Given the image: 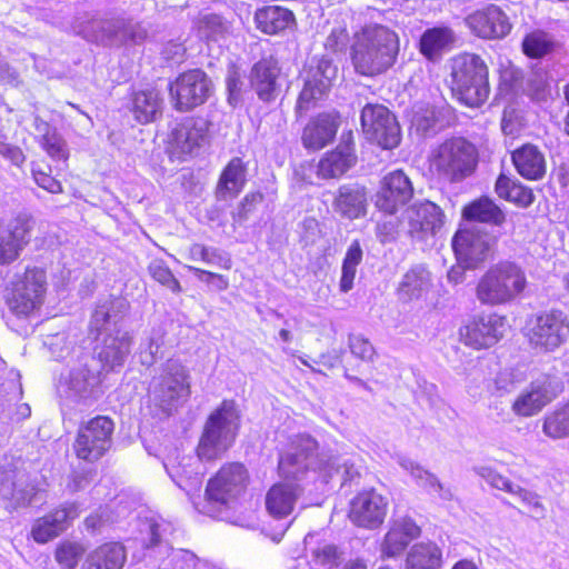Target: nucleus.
Here are the masks:
<instances>
[{
	"mask_svg": "<svg viewBox=\"0 0 569 569\" xmlns=\"http://www.w3.org/2000/svg\"><path fill=\"white\" fill-rule=\"evenodd\" d=\"M280 74L281 68L273 56L262 57L252 66L250 84L261 101L271 102L276 99Z\"/></svg>",
	"mask_w": 569,
	"mask_h": 569,
	"instance_id": "nucleus-22",
	"label": "nucleus"
},
{
	"mask_svg": "<svg viewBox=\"0 0 569 569\" xmlns=\"http://www.w3.org/2000/svg\"><path fill=\"white\" fill-rule=\"evenodd\" d=\"M327 94L328 92L318 86H313V83H311L309 80H306L297 98L295 107L297 116L301 117L302 114L307 113L309 110L315 108L317 102Z\"/></svg>",
	"mask_w": 569,
	"mask_h": 569,
	"instance_id": "nucleus-47",
	"label": "nucleus"
},
{
	"mask_svg": "<svg viewBox=\"0 0 569 569\" xmlns=\"http://www.w3.org/2000/svg\"><path fill=\"white\" fill-rule=\"evenodd\" d=\"M542 430L552 439L569 437V399L543 417Z\"/></svg>",
	"mask_w": 569,
	"mask_h": 569,
	"instance_id": "nucleus-40",
	"label": "nucleus"
},
{
	"mask_svg": "<svg viewBox=\"0 0 569 569\" xmlns=\"http://www.w3.org/2000/svg\"><path fill=\"white\" fill-rule=\"evenodd\" d=\"M313 558L318 565L332 566L338 561L339 552L336 546L326 545L313 551Z\"/></svg>",
	"mask_w": 569,
	"mask_h": 569,
	"instance_id": "nucleus-54",
	"label": "nucleus"
},
{
	"mask_svg": "<svg viewBox=\"0 0 569 569\" xmlns=\"http://www.w3.org/2000/svg\"><path fill=\"white\" fill-rule=\"evenodd\" d=\"M148 271L154 281L168 288L171 292L180 293L182 291L179 280L174 277L173 272L164 261L156 260L151 262L148 266Z\"/></svg>",
	"mask_w": 569,
	"mask_h": 569,
	"instance_id": "nucleus-48",
	"label": "nucleus"
},
{
	"mask_svg": "<svg viewBox=\"0 0 569 569\" xmlns=\"http://www.w3.org/2000/svg\"><path fill=\"white\" fill-rule=\"evenodd\" d=\"M34 224L36 221L33 216L22 212L17 214L10 221L4 233L26 247L31 240V232L34 228Z\"/></svg>",
	"mask_w": 569,
	"mask_h": 569,
	"instance_id": "nucleus-44",
	"label": "nucleus"
},
{
	"mask_svg": "<svg viewBox=\"0 0 569 569\" xmlns=\"http://www.w3.org/2000/svg\"><path fill=\"white\" fill-rule=\"evenodd\" d=\"M562 387L550 375H543L533 380L512 402L511 410L518 417H532L538 415L546 406L551 403L560 393Z\"/></svg>",
	"mask_w": 569,
	"mask_h": 569,
	"instance_id": "nucleus-17",
	"label": "nucleus"
},
{
	"mask_svg": "<svg viewBox=\"0 0 569 569\" xmlns=\"http://www.w3.org/2000/svg\"><path fill=\"white\" fill-rule=\"evenodd\" d=\"M461 214L467 221L497 227L502 226L506 221L505 211L488 196H481L469 201L463 206Z\"/></svg>",
	"mask_w": 569,
	"mask_h": 569,
	"instance_id": "nucleus-32",
	"label": "nucleus"
},
{
	"mask_svg": "<svg viewBox=\"0 0 569 569\" xmlns=\"http://www.w3.org/2000/svg\"><path fill=\"white\" fill-rule=\"evenodd\" d=\"M299 495L298 485L286 481L276 482L266 493V509L276 519L286 518L293 511Z\"/></svg>",
	"mask_w": 569,
	"mask_h": 569,
	"instance_id": "nucleus-31",
	"label": "nucleus"
},
{
	"mask_svg": "<svg viewBox=\"0 0 569 569\" xmlns=\"http://www.w3.org/2000/svg\"><path fill=\"white\" fill-rule=\"evenodd\" d=\"M525 337L533 350L553 352L569 339V318L557 308L540 311L530 320Z\"/></svg>",
	"mask_w": 569,
	"mask_h": 569,
	"instance_id": "nucleus-10",
	"label": "nucleus"
},
{
	"mask_svg": "<svg viewBox=\"0 0 569 569\" xmlns=\"http://www.w3.org/2000/svg\"><path fill=\"white\" fill-rule=\"evenodd\" d=\"M507 317L496 311L470 316L458 329L465 347L480 351L495 347L505 336Z\"/></svg>",
	"mask_w": 569,
	"mask_h": 569,
	"instance_id": "nucleus-12",
	"label": "nucleus"
},
{
	"mask_svg": "<svg viewBox=\"0 0 569 569\" xmlns=\"http://www.w3.org/2000/svg\"><path fill=\"white\" fill-rule=\"evenodd\" d=\"M430 287L431 274L429 270L423 266H415L403 274L397 295L402 302H410L421 298Z\"/></svg>",
	"mask_w": 569,
	"mask_h": 569,
	"instance_id": "nucleus-37",
	"label": "nucleus"
},
{
	"mask_svg": "<svg viewBox=\"0 0 569 569\" xmlns=\"http://www.w3.org/2000/svg\"><path fill=\"white\" fill-rule=\"evenodd\" d=\"M261 191H250L239 201L237 209L231 213L233 226H242L263 201Z\"/></svg>",
	"mask_w": 569,
	"mask_h": 569,
	"instance_id": "nucleus-46",
	"label": "nucleus"
},
{
	"mask_svg": "<svg viewBox=\"0 0 569 569\" xmlns=\"http://www.w3.org/2000/svg\"><path fill=\"white\" fill-rule=\"evenodd\" d=\"M40 148L53 160L67 163L69 150L56 129L48 128L38 140Z\"/></svg>",
	"mask_w": 569,
	"mask_h": 569,
	"instance_id": "nucleus-42",
	"label": "nucleus"
},
{
	"mask_svg": "<svg viewBox=\"0 0 569 569\" xmlns=\"http://www.w3.org/2000/svg\"><path fill=\"white\" fill-rule=\"evenodd\" d=\"M563 131L567 136H569V111L563 118Z\"/></svg>",
	"mask_w": 569,
	"mask_h": 569,
	"instance_id": "nucleus-64",
	"label": "nucleus"
},
{
	"mask_svg": "<svg viewBox=\"0 0 569 569\" xmlns=\"http://www.w3.org/2000/svg\"><path fill=\"white\" fill-rule=\"evenodd\" d=\"M188 268L201 281L210 282V281H213V279H219V283H217V289L218 290L223 291V290H226L229 287L228 279L224 276L220 274V273H214V272H211V271H208V270H203V269H200V268H197V267H192V266H189Z\"/></svg>",
	"mask_w": 569,
	"mask_h": 569,
	"instance_id": "nucleus-58",
	"label": "nucleus"
},
{
	"mask_svg": "<svg viewBox=\"0 0 569 569\" xmlns=\"http://www.w3.org/2000/svg\"><path fill=\"white\" fill-rule=\"evenodd\" d=\"M400 52V39L392 29L375 23L367 24L353 34L350 61L356 73L375 78L391 69Z\"/></svg>",
	"mask_w": 569,
	"mask_h": 569,
	"instance_id": "nucleus-1",
	"label": "nucleus"
},
{
	"mask_svg": "<svg viewBox=\"0 0 569 569\" xmlns=\"http://www.w3.org/2000/svg\"><path fill=\"white\" fill-rule=\"evenodd\" d=\"M198 30L206 39L213 41L223 37L227 31L222 19L217 14L201 18L198 22Z\"/></svg>",
	"mask_w": 569,
	"mask_h": 569,
	"instance_id": "nucleus-49",
	"label": "nucleus"
},
{
	"mask_svg": "<svg viewBox=\"0 0 569 569\" xmlns=\"http://www.w3.org/2000/svg\"><path fill=\"white\" fill-rule=\"evenodd\" d=\"M126 560L127 550L120 541H106L92 550L84 569H122Z\"/></svg>",
	"mask_w": 569,
	"mask_h": 569,
	"instance_id": "nucleus-35",
	"label": "nucleus"
},
{
	"mask_svg": "<svg viewBox=\"0 0 569 569\" xmlns=\"http://www.w3.org/2000/svg\"><path fill=\"white\" fill-rule=\"evenodd\" d=\"M48 289L47 272L43 268L28 266L2 290V300L17 318H29L44 303Z\"/></svg>",
	"mask_w": 569,
	"mask_h": 569,
	"instance_id": "nucleus-6",
	"label": "nucleus"
},
{
	"mask_svg": "<svg viewBox=\"0 0 569 569\" xmlns=\"http://www.w3.org/2000/svg\"><path fill=\"white\" fill-rule=\"evenodd\" d=\"M167 89L172 109L186 113L207 103L214 87L203 69L191 68L170 80Z\"/></svg>",
	"mask_w": 569,
	"mask_h": 569,
	"instance_id": "nucleus-8",
	"label": "nucleus"
},
{
	"mask_svg": "<svg viewBox=\"0 0 569 569\" xmlns=\"http://www.w3.org/2000/svg\"><path fill=\"white\" fill-rule=\"evenodd\" d=\"M241 415L233 399H223L203 425L196 455L201 461H216L233 446L239 435Z\"/></svg>",
	"mask_w": 569,
	"mask_h": 569,
	"instance_id": "nucleus-5",
	"label": "nucleus"
},
{
	"mask_svg": "<svg viewBox=\"0 0 569 569\" xmlns=\"http://www.w3.org/2000/svg\"><path fill=\"white\" fill-rule=\"evenodd\" d=\"M520 126L519 116L515 108L506 107L501 117V130L505 134H515Z\"/></svg>",
	"mask_w": 569,
	"mask_h": 569,
	"instance_id": "nucleus-55",
	"label": "nucleus"
},
{
	"mask_svg": "<svg viewBox=\"0 0 569 569\" xmlns=\"http://www.w3.org/2000/svg\"><path fill=\"white\" fill-rule=\"evenodd\" d=\"M86 545L76 539H62L53 549V558L60 569H77L84 555Z\"/></svg>",
	"mask_w": 569,
	"mask_h": 569,
	"instance_id": "nucleus-39",
	"label": "nucleus"
},
{
	"mask_svg": "<svg viewBox=\"0 0 569 569\" xmlns=\"http://www.w3.org/2000/svg\"><path fill=\"white\" fill-rule=\"evenodd\" d=\"M0 154L17 167H21L26 161V156L19 146L0 142Z\"/></svg>",
	"mask_w": 569,
	"mask_h": 569,
	"instance_id": "nucleus-56",
	"label": "nucleus"
},
{
	"mask_svg": "<svg viewBox=\"0 0 569 569\" xmlns=\"http://www.w3.org/2000/svg\"><path fill=\"white\" fill-rule=\"evenodd\" d=\"M442 209L431 201L415 203L407 210L409 232L411 236L435 233L443 223Z\"/></svg>",
	"mask_w": 569,
	"mask_h": 569,
	"instance_id": "nucleus-30",
	"label": "nucleus"
},
{
	"mask_svg": "<svg viewBox=\"0 0 569 569\" xmlns=\"http://www.w3.org/2000/svg\"><path fill=\"white\" fill-rule=\"evenodd\" d=\"M248 182V161L243 157H232L221 169L214 193L217 199L237 198Z\"/></svg>",
	"mask_w": 569,
	"mask_h": 569,
	"instance_id": "nucleus-26",
	"label": "nucleus"
},
{
	"mask_svg": "<svg viewBox=\"0 0 569 569\" xmlns=\"http://www.w3.org/2000/svg\"><path fill=\"white\" fill-rule=\"evenodd\" d=\"M517 173L528 181H540L547 173V161L542 151L532 143H523L510 153Z\"/></svg>",
	"mask_w": 569,
	"mask_h": 569,
	"instance_id": "nucleus-28",
	"label": "nucleus"
},
{
	"mask_svg": "<svg viewBox=\"0 0 569 569\" xmlns=\"http://www.w3.org/2000/svg\"><path fill=\"white\" fill-rule=\"evenodd\" d=\"M241 74L237 68H232L226 78L229 100H238L241 94Z\"/></svg>",
	"mask_w": 569,
	"mask_h": 569,
	"instance_id": "nucleus-57",
	"label": "nucleus"
},
{
	"mask_svg": "<svg viewBox=\"0 0 569 569\" xmlns=\"http://www.w3.org/2000/svg\"><path fill=\"white\" fill-rule=\"evenodd\" d=\"M338 69L328 59H320L316 67L309 70L307 80L329 93L337 78Z\"/></svg>",
	"mask_w": 569,
	"mask_h": 569,
	"instance_id": "nucleus-43",
	"label": "nucleus"
},
{
	"mask_svg": "<svg viewBox=\"0 0 569 569\" xmlns=\"http://www.w3.org/2000/svg\"><path fill=\"white\" fill-rule=\"evenodd\" d=\"M350 40L349 31L345 26L335 27L325 40V49L331 53L346 50Z\"/></svg>",
	"mask_w": 569,
	"mask_h": 569,
	"instance_id": "nucleus-51",
	"label": "nucleus"
},
{
	"mask_svg": "<svg viewBox=\"0 0 569 569\" xmlns=\"http://www.w3.org/2000/svg\"><path fill=\"white\" fill-rule=\"evenodd\" d=\"M493 190L498 198L519 208H528L536 200L532 188L523 184L518 179L511 178L505 172L498 174Z\"/></svg>",
	"mask_w": 569,
	"mask_h": 569,
	"instance_id": "nucleus-33",
	"label": "nucleus"
},
{
	"mask_svg": "<svg viewBox=\"0 0 569 569\" xmlns=\"http://www.w3.org/2000/svg\"><path fill=\"white\" fill-rule=\"evenodd\" d=\"M31 174L36 184L52 194L63 192L62 183L52 176L51 167L47 163L36 162L32 164Z\"/></svg>",
	"mask_w": 569,
	"mask_h": 569,
	"instance_id": "nucleus-45",
	"label": "nucleus"
},
{
	"mask_svg": "<svg viewBox=\"0 0 569 569\" xmlns=\"http://www.w3.org/2000/svg\"><path fill=\"white\" fill-rule=\"evenodd\" d=\"M492 485L496 488L508 491L510 493L515 492L512 483L508 479L502 478L501 476L493 477Z\"/></svg>",
	"mask_w": 569,
	"mask_h": 569,
	"instance_id": "nucleus-61",
	"label": "nucleus"
},
{
	"mask_svg": "<svg viewBox=\"0 0 569 569\" xmlns=\"http://www.w3.org/2000/svg\"><path fill=\"white\" fill-rule=\"evenodd\" d=\"M358 162L355 136L351 130L341 134L339 143L326 151L316 166V174L321 180L342 178Z\"/></svg>",
	"mask_w": 569,
	"mask_h": 569,
	"instance_id": "nucleus-15",
	"label": "nucleus"
},
{
	"mask_svg": "<svg viewBox=\"0 0 569 569\" xmlns=\"http://www.w3.org/2000/svg\"><path fill=\"white\" fill-rule=\"evenodd\" d=\"M512 495H516L529 509H542L539 497L528 489L518 488Z\"/></svg>",
	"mask_w": 569,
	"mask_h": 569,
	"instance_id": "nucleus-59",
	"label": "nucleus"
},
{
	"mask_svg": "<svg viewBox=\"0 0 569 569\" xmlns=\"http://www.w3.org/2000/svg\"><path fill=\"white\" fill-rule=\"evenodd\" d=\"M447 87L451 97L470 109L481 108L491 93L490 69L478 53L463 51L448 63Z\"/></svg>",
	"mask_w": 569,
	"mask_h": 569,
	"instance_id": "nucleus-2",
	"label": "nucleus"
},
{
	"mask_svg": "<svg viewBox=\"0 0 569 569\" xmlns=\"http://www.w3.org/2000/svg\"><path fill=\"white\" fill-rule=\"evenodd\" d=\"M161 103L162 100L156 89H143L131 94L129 111L138 123L148 124L157 119Z\"/></svg>",
	"mask_w": 569,
	"mask_h": 569,
	"instance_id": "nucleus-36",
	"label": "nucleus"
},
{
	"mask_svg": "<svg viewBox=\"0 0 569 569\" xmlns=\"http://www.w3.org/2000/svg\"><path fill=\"white\" fill-rule=\"evenodd\" d=\"M452 249L457 261L465 269H476L491 257V244L479 231L459 229L452 237Z\"/></svg>",
	"mask_w": 569,
	"mask_h": 569,
	"instance_id": "nucleus-19",
	"label": "nucleus"
},
{
	"mask_svg": "<svg viewBox=\"0 0 569 569\" xmlns=\"http://www.w3.org/2000/svg\"><path fill=\"white\" fill-rule=\"evenodd\" d=\"M342 118L339 111H322L311 117L301 132V143L308 151H320L337 137Z\"/></svg>",
	"mask_w": 569,
	"mask_h": 569,
	"instance_id": "nucleus-20",
	"label": "nucleus"
},
{
	"mask_svg": "<svg viewBox=\"0 0 569 569\" xmlns=\"http://www.w3.org/2000/svg\"><path fill=\"white\" fill-rule=\"evenodd\" d=\"M557 48L553 37L542 29H531L525 33L521 41V51L529 59H542L551 54Z\"/></svg>",
	"mask_w": 569,
	"mask_h": 569,
	"instance_id": "nucleus-38",
	"label": "nucleus"
},
{
	"mask_svg": "<svg viewBox=\"0 0 569 569\" xmlns=\"http://www.w3.org/2000/svg\"><path fill=\"white\" fill-rule=\"evenodd\" d=\"M470 31L481 39H502L509 34L512 24L506 12L497 4H487L466 18Z\"/></svg>",
	"mask_w": 569,
	"mask_h": 569,
	"instance_id": "nucleus-21",
	"label": "nucleus"
},
{
	"mask_svg": "<svg viewBox=\"0 0 569 569\" xmlns=\"http://www.w3.org/2000/svg\"><path fill=\"white\" fill-rule=\"evenodd\" d=\"M443 551L432 540L416 542L406 557V569H441Z\"/></svg>",
	"mask_w": 569,
	"mask_h": 569,
	"instance_id": "nucleus-34",
	"label": "nucleus"
},
{
	"mask_svg": "<svg viewBox=\"0 0 569 569\" xmlns=\"http://www.w3.org/2000/svg\"><path fill=\"white\" fill-rule=\"evenodd\" d=\"M478 163V148L465 137L445 139L432 147L427 157L430 177L447 183H458L471 177Z\"/></svg>",
	"mask_w": 569,
	"mask_h": 569,
	"instance_id": "nucleus-3",
	"label": "nucleus"
},
{
	"mask_svg": "<svg viewBox=\"0 0 569 569\" xmlns=\"http://www.w3.org/2000/svg\"><path fill=\"white\" fill-rule=\"evenodd\" d=\"M250 482V472L243 462H224L207 480L204 500L212 510H228L246 496Z\"/></svg>",
	"mask_w": 569,
	"mask_h": 569,
	"instance_id": "nucleus-7",
	"label": "nucleus"
},
{
	"mask_svg": "<svg viewBox=\"0 0 569 569\" xmlns=\"http://www.w3.org/2000/svg\"><path fill=\"white\" fill-rule=\"evenodd\" d=\"M400 220L380 221L376 224V236L381 243L396 240L399 233Z\"/></svg>",
	"mask_w": 569,
	"mask_h": 569,
	"instance_id": "nucleus-53",
	"label": "nucleus"
},
{
	"mask_svg": "<svg viewBox=\"0 0 569 569\" xmlns=\"http://www.w3.org/2000/svg\"><path fill=\"white\" fill-rule=\"evenodd\" d=\"M361 129L371 143L393 149L401 141L400 126L395 114L383 104L367 103L360 114Z\"/></svg>",
	"mask_w": 569,
	"mask_h": 569,
	"instance_id": "nucleus-13",
	"label": "nucleus"
},
{
	"mask_svg": "<svg viewBox=\"0 0 569 569\" xmlns=\"http://www.w3.org/2000/svg\"><path fill=\"white\" fill-rule=\"evenodd\" d=\"M415 189L403 170L397 169L385 174L375 194L376 208L387 214H395L413 197Z\"/></svg>",
	"mask_w": 569,
	"mask_h": 569,
	"instance_id": "nucleus-16",
	"label": "nucleus"
},
{
	"mask_svg": "<svg viewBox=\"0 0 569 569\" xmlns=\"http://www.w3.org/2000/svg\"><path fill=\"white\" fill-rule=\"evenodd\" d=\"M363 251L358 239L353 240L348 247L341 266V277L339 288L342 292H348L353 287L357 267L361 263Z\"/></svg>",
	"mask_w": 569,
	"mask_h": 569,
	"instance_id": "nucleus-41",
	"label": "nucleus"
},
{
	"mask_svg": "<svg viewBox=\"0 0 569 569\" xmlns=\"http://www.w3.org/2000/svg\"><path fill=\"white\" fill-rule=\"evenodd\" d=\"M104 525V518L101 513L93 512L88 515L83 520V526L87 531L96 532Z\"/></svg>",
	"mask_w": 569,
	"mask_h": 569,
	"instance_id": "nucleus-60",
	"label": "nucleus"
},
{
	"mask_svg": "<svg viewBox=\"0 0 569 569\" xmlns=\"http://www.w3.org/2000/svg\"><path fill=\"white\" fill-rule=\"evenodd\" d=\"M114 421L109 416L97 415L81 423L72 442L76 458L87 463H96L112 447Z\"/></svg>",
	"mask_w": 569,
	"mask_h": 569,
	"instance_id": "nucleus-9",
	"label": "nucleus"
},
{
	"mask_svg": "<svg viewBox=\"0 0 569 569\" xmlns=\"http://www.w3.org/2000/svg\"><path fill=\"white\" fill-rule=\"evenodd\" d=\"M342 569H367V566L361 560H351L347 562Z\"/></svg>",
	"mask_w": 569,
	"mask_h": 569,
	"instance_id": "nucleus-63",
	"label": "nucleus"
},
{
	"mask_svg": "<svg viewBox=\"0 0 569 569\" xmlns=\"http://www.w3.org/2000/svg\"><path fill=\"white\" fill-rule=\"evenodd\" d=\"M333 209L342 218L357 220L368 211V189L365 184L353 182L340 186L332 202Z\"/></svg>",
	"mask_w": 569,
	"mask_h": 569,
	"instance_id": "nucleus-24",
	"label": "nucleus"
},
{
	"mask_svg": "<svg viewBox=\"0 0 569 569\" xmlns=\"http://www.w3.org/2000/svg\"><path fill=\"white\" fill-rule=\"evenodd\" d=\"M210 121L202 116H187L170 130L167 153L171 160L187 161L196 156L210 138Z\"/></svg>",
	"mask_w": 569,
	"mask_h": 569,
	"instance_id": "nucleus-11",
	"label": "nucleus"
},
{
	"mask_svg": "<svg viewBox=\"0 0 569 569\" xmlns=\"http://www.w3.org/2000/svg\"><path fill=\"white\" fill-rule=\"evenodd\" d=\"M388 509L389 500L378 489L362 488L350 498L347 518L357 528L375 530L383 525Z\"/></svg>",
	"mask_w": 569,
	"mask_h": 569,
	"instance_id": "nucleus-14",
	"label": "nucleus"
},
{
	"mask_svg": "<svg viewBox=\"0 0 569 569\" xmlns=\"http://www.w3.org/2000/svg\"><path fill=\"white\" fill-rule=\"evenodd\" d=\"M422 535V528L412 518L406 516L395 521L385 535L381 553L385 558H395L407 549L409 543Z\"/></svg>",
	"mask_w": 569,
	"mask_h": 569,
	"instance_id": "nucleus-25",
	"label": "nucleus"
},
{
	"mask_svg": "<svg viewBox=\"0 0 569 569\" xmlns=\"http://www.w3.org/2000/svg\"><path fill=\"white\" fill-rule=\"evenodd\" d=\"M156 392L159 402L167 405L182 397H189L191 392L189 373L184 366L177 361H168L160 377Z\"/></svg>",
	"mask_w": 569,
	"mask_h": 569,
	"instance_id": "nucleus-23",
	"label": "nucleus"
},
{
	"mask_svg": "<svg viewBox=\"0 0 569 569\" xmlns=\"http://www.w3.org/2000/svg\"><path fill=\"white\" fill-rule=\"evenodd\" d=\"M456 42V34L448 26L427 28L420 36L417 48L419 53L428 61L435 62L442 54L451 50Z\"/></svg>",
	"mask_w": 569,
	"mask_h": 569,
	"instance_id": "nucleus-29",
	"label": "nucleus"
},
{
	"mask_svg": "<svg viewBox=\"0 0 569 569\" xmlns=\"http://www.w3.org/2000/svg\"><path fill=\"white\" fill-rule=\"evenodd\" d=\"M451 569H478V567L472 560L461 559L457 561Z\"/></svg>",
	"mask_w": 569,
	"mask_h": 569,
	"instance_id": "nucleus-62",
	"label": "nucleus"
},
{
	"mask_svg": "<svg viewBox=\"0 0 569 569\" xmlns=\"http://www.w3.org/2000/svg\"><path fill=\"white\" fill-rule=\"evenodd\" d=\"M528 287L526 270L518 262L499 260L478 278L475 296L482 306H506L523 297Z\"/></svg>",
	"mask_w": 569,
	"mask_h": 569,
	"instance_id": "nucleus-4",
	"label": "nucleus"
},
{
	"mask_svg": "<svg viewBox=\"0 0 569 569\" xmlns=\"http://www.w3.org/2000/svg\"><path fill=\"white\" fill-rule=\"evenodd\" d=\"M256 28L267 36H280L297 27L295 13L282 6L268 4L258 8L253 16Z\"/></svg>",
	"mask_w": 569,
	"mask_h": 569,
	"instance_id": "nucleus-27",
	"label": "nucleus"
},
{
	"mask_svg": "<svg viewBox=\"0 0 569 569\" xmlns=\"http://www.w3.org/2000/svg\"><path fill=\"white\" fill-rule=\"evenodd\" d=\"M349 347L353 356L361 360H372L376 351L371 342L361 337V336H353L350 338Z\"/></svg>",
	"mask_w": 569,
	"mask_h": 569,
	"instance_id": "nucleus-52",
	"label": "nucleus"
},
{
	"mask_svg": "<svg viewBox=\"0 0 569 569\" xmlns=\"http://www.w3.org/2000/svg\"><path fill=\"white\" fill-rule=\"evenodd\" d=\"M23 248V244L3 232L0 236V264L8 266L14 262L20 257Z\"/></svg>",
	"mask_w": 569,
	"mask_h": 569,
	"instance_id": "nucleus-50",
	"label": "nucleus"
},
{
	"mask_svg": "<svg viewBox=\"0 0 569 569\" xmlns=\"http://www.w3.org/2000/svg\"><path fill=\"white\" fill-rule=\"evenodd\" d=\"M79 516L76 502H63L33 521L30 537L34 542L46 545L67 531Z\"/></svg>",
	"mask_w": 569,
	"mask_h": 569,
	"instance_id": "nucleus-18",
	"label": "nucleus"
}]
</instances>
